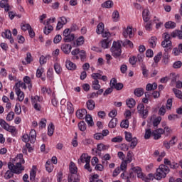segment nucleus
<instances>
[{
  "mask_svg": "<svg viewBox=\"0 0 182 182\" xmlns=\"http://www.w3.org/2000/svg\"><path fill=\"white\" fill-rule=\"evenodd\" d=\"M14 163L9 162L8 168L4 173L5 180H9L14 177V174H21L25 170V159H23V154H18L14 159Z\"/></svg>",
  "mask_w": 182,
  "mask_h": 182,
  "instance_id": "f257e3e1",
  "label": "nucleus"
},
{
  "mask_svg": "<svg viewBox=\"0 0 182 182\" xmlns=\"http://www.w3.org/2000/svg\"><path fill=\"white\" fill-rule=\"evenodd\" d=\"M164 163L165 165H160L156 169V173H155V180L160 181L161 178H166L167 174L170 173V168H178V166H180V164L176 162L171 163L168 159H164ZM167 166H169L170 168Z\"/></svg>",
  "mask_w": 182,
  "mask_h": 182,
  "instance_id": "f03ea898",
  "label": "nucleus"
},
{
  "mask_svg": "<svg viewBox=\"0 0 182 182\" xmlns=\"http://www.w3.org/2000/svg\"><path fill=\"white\" fill-rule=\"evenodd\" d=\"M164 40L161 42V46L164 48L165 53H164L162 58V63L165 65H167L168 63V59H170V55L168 53L171 52V37L170 36V34L168 33H164Z\"/></svg>",
  "mask_w": 182,
  "mask_h": 182,
  "instance_id": "7ed1b4c3",
  "label": "nucleus"
},
{
  "mask_svg": "<svg viewBox=\"0 0 182 182\" xmlns=\"http://www.w3.org/2000/svg\"><path fill=\"white\" fill-rule=\"evenodd\" d=\"M72 60H79L80 59L81 62H85L86 60V51L85 50H81L79 48H75L71 51Z\"/></svg>",
  "mask_w": 182,
  "mask_h": 182,
  "instance_id": "20e7f679",
  "label": "nucleus"
},
{
  "mask_svg": "<svg viewBox=\"0 0 182 182\" xmlns=\"http://www.w3.org/2000/svg\"><path fill=\"white\" fill-rule=\"evenodd\" d=\"M113 58L117 59L122 56V43L120 41H114L110 48Z\"/></svg>",
  "mask_w": 182,
  "mask_h": 182,
  "instance_id": "39448f33",
  "label": "nucleus"
},
{
  "mask_svg": "<svg viewBox=\"0 0 182 182\" xmlns=\"http://www.w3.org/2000/svg\"><path fill=\"white\" fill-rule=\"evenodd\" d=\"M149 107H145L144 105L139 104L137 106V112L142 119H147L149 116V109H147Z\"/></svg>",
  "mask_w": 182,
  "mask_h": 182,
  "instance_id": "423d86ee",
  "label": "nucleus"
},
{
  "mask_svg": "<svg viewBox=\"0 0 182 182\" xmlns=\"http://www.w3.org/2000/svg\"><path fill=\"white\" fill-rule=\"evenodd\" d=\"M31 103L37 112H41L42 109V107L41 106V97L36 95V96H31Z\"/></svg>",
  "mask_w": 182,
  "mask_h": 182,
  "instance_id": "0eeeda50",
  "label": "nucleus"
},
{
  "mask_svg": "<svg viewBox=\"0 0 182 182\" xmlns=\"http://www.w3.org/2000/svg\"><path fill=\"white\" fill-rule=\"evenodd\" d=\"M122 35L126 38H133L134 36V33H133V28L130 26H127V29L123 32Z\"/></svg>",
  "mask_w": 182,
  "mask_h": 182,
  "instance_id": "6e6552de",
  "label": "nucleus"
},
{
  "mask_svg": "<svg viewBox=\"0 0 182 182\" xmlns=\"http://www.w3.org/2000/svg\"><path fill=\"white\" fill-rule=\"evenodd\" d=\"M61 50L65 55H69L72 52V45L68 43H63L61 45Z\"/></svg>",
  "mask_w": 182,
  "mask_h": 182,
  "instance_id": "1a4fd4ad",
  "label": "nucleus"
},
{
  "mask_svg": "<svg viewBox=\"0 0 182 182\" xmlns=\"http://www.w3.org/2000/svg\"><path fill=\"white\" fill-rule=\"evenodd\" d=\"M164 133V129L159 128L152 132V136H154V140H159L161 138V134Z\"/></svg>",
  "mask_w": 182,
  "mask_h": 182,
  "instance_id": "9d476101",
  "label": "nucleus"
},
{
  "mask_svg": "<svg viewBox=\"0 0 182 182\" xmlns=\"http://www.w3.org/2000/svg\"><path fill=\"white\" fill-rule=\"evenodd\" d=\"M90 159L91 157L87 154H82L78 159L77 163L78 164L81 163H90Z\"/></svg>",
  "mask_w": 182,
  "mask_h": 182,
  "instance_id": "9b49d317",
  "label": "nucleus"
},
{
  "mask_svg": "<svg viewBox=\"0 0 182 182\" xmlns=\"http://www.w3.org/2000/svg\"><path fill=\"white\" fill-rule=\"evenodd\" d=\"M83 43H85V37L81 36L75 41H73V46L77 48V46H82Z\"/></svg>",
  "mask_w": 182,
  "mask_h": 182,
  "instance_id": "f8f14e48",
  "label": "nucleus"
},
{
  "mask_svg": "<svg viewBox=\"0 0 182 182\" xmlns=\"http://www.w3.org/2000/svg\"><path fill=\"white\" fill-rule=\"evenodd\" d=\"M112 45V40L109 38L104 39L101 41V46L103 49H108Z\"/></svg>",
  "mask_w": 182,
  "mask_h": 182,
  "instance_id": "ddd939ff",
  "label": "nucleus"
},
{
  "mask_svg": "<svg viewBox=\"0 0 182 182\" xmlns=\"http://www.w3.org/2000/svg\"><path fill=\"white\" fill-rule=\"evenodd\" d=\"M142 18L144 22H149V21H150V11H149V9L143 10Z\"/></svg>",
  "mask_w": 182,
  "mask_h": 182,
  "instance_id": "4468645a",
  "label": "nucleus"
},
{
  "mask_svg": "<svg viewBox=\"0 0 182 182\" xmlns=\"http://www.w3.org/2000/svg\"><path fill=\"white\" fill-rule=\"evenodd\" d=\"M65 66L68 70H76V64L72 63V61L67 60L65 61Z\"/></svg>",
  "mask_w": 182,
  "mask_h": 182,
  "instance_id": "2eb2a0df",
  "label": "nucleus"
},
{
  "mask_svg": "<svg viewBox=\"0 0 182 182\" xmlns=\"http://www.w3.org/2000/svg\"><path fill=\"white\" fill-rule=\"evenodd\" d=\"M86 114H87V110L86 109H79L76 112V116L78 119H83Z\"/></svg>",
  "mask_w": 182,
  "mask_h": 182,
  "instance_id": "dca6fc26",
  "label": "nucleus"
},
{
  "mask_svg": "<svg viewBox=\"0 0 182 182\" xmlns=\"http://www.w3.org/2000/svg\"><path fill=\"white\" fill-rule=\"evenodd\" d=\"M23 82L28 85V90H32V80L29 76H25L23 79Z\"/></svg>",
  "mask_w": 182,
  "mask_h": 182,
  "instance_id": "f3484780",
  "label": "nucleus"
},
{
  "mask_svg": "<svg viewBox=\"0 0 182 182\" xmlns=\"http://www.w3.org/2000/svg\"><path fill=\"white\" fill-rule=\"evenodd\" d=\"M16 94L17 95L18 97V100L19 102H23V99H25V94L23 93V92H22V90H21V89H14Z\"/></svg>",
  "mask_w": 182,
  "mask_h": 182,
  "instance_id": "a211bd4d",
  "label": "nucleus"
},
{
  "mask_svg": "<svg viewBox=\"0 0 182 182\" xmlns=\"http://www.w3.org/2000/svg\"><path fill=\"white\" fill-rule=\"evenodd\" d=\"M131 171L133 172L134 176H135V174H137V177H141V175L143 174V173L141 172V168H140V166H135L132 168Z\"/></svg>",
  "mask_w": 182,
  "mask_h": 182,
  "instance_id": "6ab92c4d",
  "label": "nucleus"
},
{
  "mask_svg": "<svg viewBox=\"0 0 182 182\" xmlns=\"http://www.w3.org/2000/svg\"><path fill=\"white\" fill-rule=\"evenodd\" d=\"M87 109L88 110H93L95 107H96V103L95 102V100H89L86 102Z\"/></svg>",
  "mask_w": 182,
  "mask_h": 182,
  "instance_id": "aec40b11",
  "label": "nucleus"
},
{
  "mask_svg": "<svg viewBox=\"0 0 182 182\" xmlns=\"http://www.w3.org/2000/svg\"><path fill=\"white\" fill-rule=\"evenodd\" d=\"M79 181V175H77V173H71V175L68 176V182H78Z\"/></svg>",
  "mask_w": 182,
  "mask_h": 182,
  "instance_id": "412c9836",
  "label": "nucleus"
},
{
  "mask_svg": "<svg viewBox=\"0 0 182 182\" xmlns=\"http://www.w3.org/2000/svg\"><path fill=\"white\" fill-rule=\"evenodd\" d=\"M24 89V90H26L28 87L26 86V84L22 81H18V82L16 83L14 86V89Z\"/></svg>",
  "mask_w": 182,
  "mask_h": 182,
  "instance_id": "4be33fe9",
  "label": "nucleus"
},
{
  "mask_svg": "<svg viewBox=\"0 0 182 182\" xmlns=\"http://www.w3.org/2000/svg\"><path fill=\"white\" fill-rule=\"evenodd\" d=\"M126 105L129 109H133L136 106V100L133 98H130L126 100Z\"/></svg>",
  "mask_w": 182,
  "mask_h": 182,
  "instance_id": "5701e85b",
  "label": "nucleus"
},
{
  "mask_svg": "<svg viewBox=\"0 0 182 182\" xmlns=\"http://www.w3.org/2000/svg\"><path fill=\"white\" fill-rule=\"evenodd\" d=\"M53 164H51L50 160H48L46 163V171H48V173H52V171H53Z\"/></svg>",
  "mask_w": 182,
  "mask_h": 182,
  "instance_id": "b1692460",
  "label": "nucleus"
},
{
  "mask_svg": "<svg viewBox=\"0 0 182 182\" xmlns=\"http://www.w3.org/2000/svg\"><path fill=\"white\" fill-rule=\"evenodd\" d=\"M96 32L97 35H102V33L105 32V24L102 22L98 23Z\"/></svg>",
  "mask_w": 182,
  "mask_h": 182,
  "instance_id": "393cba45",
  "label": "nucleus"
},
{
  "mask_svg": "<svg viewBox=\"0 0 182 182\" xmlns=\"http://www.w3.org/2000/svg\"><path fill=\"white\" fill-rule=\"evenodd\" d=\"M29 137L31 139V143H35L36 141V131L35 129L31 130Z\"/></svg>",
  "mask_w": 182,
  "mask_h": 182,
  "instance_id": "a878e982",
  "label": "nucleus"
},
{
  "mask_svg": "<svg viewBox=\"0 0 182 182\" xmlns=\"http://www.w3.org/2000/svg\"><path fill=\"white\" fill-rule=\"evenodd\" d=\"M70 173H71V174L77 173V167L73 162L70 163Z\"/></svg>",
  "mask_w": 182,
  "mask_h": 182,
  "instance_id": "bb28decb",
  "label": "nucleus"
},
{
  "mask_svg": "<svg viewBox=\"0 0 182 182\" xmlns=\"http://www.w3.org/2000/svg\"><path fill=\"white\" fill-rule=\"evenodd\" d=\"M51 31H53V26H52L50 24L46 23V26L44 27L43 32L45 35H49L51 32Z\"/></svg>",
  "mask_w": 182,
  "mask_h": 182,
  "instance_id": "cd10ccee",
  "label": "nucleus"
},
{
  "mask_svg": "<svg viewBox=\"0 0 182 182\" xmlns=\"http://www.w3.org/2000/svg\"><path fill=\"white\" fill-rule=\"evenodd\" d=\"M156 89H157V83L156 82H154L153 84L149 83L146 85V90H147V92L156 90Z\"/></svg>",
  "mask_w": 182,
  "mask_h": 182,
  "instance_id": "c85d7f7f",
  "label": "nucleus"
},
{
  "mask_svg": "<svg viewBox=\"0 0 182 182\" xmlns=\"http://www.w3.org/2000/svg\"><path fill=\"white\" fill-rule=\"evenodd\" d=\"M113 1H112L111 0H108L107 1H105L102 5V8H107V9L112 8L113 7Z\"/></svg>",
  "mask_w": 182,
  "mask_h": 182,
  "instance_id": "c756f323",
  "label": "nucleus"
},
{
  "mask_svg": "<svg viewBox=\"0 0 182 182\" xmlns=\"http://www.w3.org/2000/svg\"><path fill=\"white\" fill-rule=\"evenodd\" d=\"M144 28L146 31H153V23H151V21H144Z\"/></svg>",
  "mask_w": 182,
  "mask_h": 182,
  "instance_id": "7c9ffc66",
  "label": "nucleus"
},
{
  "mask_svg": "<svg viewBox=\"0 0 182 182\" xmlns=\"http://www.w3.org/2000/svg\"><path fill=\"white\" fill-rule=\"evenodd\" d=\"M112 18L113 22H118L119 19H120V14H119V11H114L112 13Z\"/></svg>",
  "mask_w": 182,
  "mask_h": 182,
  "instance_id": "2f4dec72",
  "label": "nucleus"
},
{
  "mask_svg": "<svg viewBox=\"0 0 182 182\" xmlns=\"http://www.w3.org/2000/svg\"><path fill=\"white\" fill-rule=\"evenodd\" d=\"M85 122L87 123L89 126H93L94 122H93V118H92L91 114H86L85 115Z\"/></svg>",
  "mask_w": 182,
  "mask_h": 182,
  "instance_id": "473e14b6",
  "label": "nucleus"
},
{
  "mask_svg": "<svg viewBox=\"0 0 182 182\" xmlns=\"http://www.w3.org/2000/svg\"><path fill=\"white\" fill-rule=\"evenodd\" d=\"M121 177H122V178H123L124 180H130V178H134V174L133 173L132 171H130V172H129V176H126V173H122L121 174Z\"/></svg>",
  "mask_w": 182,
  "mask_h": 182,
  "instance_id": "72a5a7b5",
  "label": "nucleus"
},
{
  "mask_svg": "<svg viewBox=\"0 0 182 182\" xmlns=\"http://www.w3.org/2000/svg\"><path fill=\"white\" fill-rule=\"evenodd\" d=\"M77 126L80 132H85L87 129L86 122H85V121H81L80 122H79Z\"/></svg>",
  "mask_w": 182,
  "mask_h": 182,
  "instance_id": "f704fd0d",
  "label": "nucleus"
},
{
  "mask_svg": "<svg viewBox=\"0 0 182 182\" xmlns=\"http://www.w3.org/2000/svg\"><path fill=\"white\" fill-rule=\"evenodd\" d=\"M176 26V23L173 21H168L165 23V28L166 29H174Z\"/></svg>",
  "mask_w": 182,
  "mask_h": 182,
  "instance_id": "c9c22d12",
  "label": "nucleus"
},
{
  "mask_svg": "<svg viewBox=\"0 0 182 182\" xmlns=\"http://www.w3.org/2000/svg\"><path fill=\"white\" fill-rule=\"evenodd\" d=\"M134 93L135 96L140 97L143 96V95L144 94V91L143 90V88H136L134 90Z\"/></svg>",
  "mask_w": 182,
  "mask_h": 182,
  "instance_id": "e433bc0d",
  "label": "nucleus"
},
{
  "mask_svg": "<svg viewBox=\"0 0 182 182\" xmlns=\"http://www.w3.org/2000/svg\"><path fill=\"white\" fill-rule=\"evenodd\" d=\"M109 127L110 129H114V127H116V126H117V118H113L110 120L109 124H108Z\"/></svg>",
  "mask_w": 182,
  "mask_h": 182,
  "instance_id": "4c0bfd02",
  "label": "nucleus"
},
{
  "mask_svg": "<svg viewBox=\"0 0 182 182\" xmlns=\"http://www.w3.org/2000/svg\"><path fill=\"white\" fill-rule=\"evenodd\" d=\"M54 70L57 73V75H60L62 73V67H60V65L58 63H55L54 64Z\"/></svg>",
  "mask_w": 182,
  "mask_h": 182,
  "instance_id": "58836bf2",
  "label": "nucleus"
},
{
  "mask_svg": "<svg viewBox=\"0 0 182 182\" xmlns=\"http://www.w3.org/2000/svg\"><path fill=\"white\" fill-rule=\"evenodd\" d=\"M67 110L70 114H72L75 112V108H73V104L72 102H67Z\"/></svg>",
  "mask_w": 182,
  "mask_h": 182,
  "instance_id": "ea45409f",
  "label": "nucleus"
},
{
  "mask_svg": "<svg viewBox=\"0 0 182 182\" xmlns=\"http://www.w3.org/2000/svg\"><path fill=\"white\" fill-rule=\"evenodd\" d=\"M63 41L64 42H72V41H75V34H68V36L64 37Z\"/></svg>",
  "mask_w": 182,
  "mask_h": 182,
  "instance_id": "a19ab883",
  "label": "nucleus"
},
{
  "mask_svg": "<svg viewBox=\"0 0 182 182\" xmlns=\"http://www.w3.org/2000/svg\"><path fill=\"white\" fill-rule=\"evenodd\" d=\"M92 87L94 90H99L101 87L100 84H99V80H93L92 82Z\"/></svg>",
  "mask_w": 182,
  "mask_h": 182,
  "instance_id": "79ce46f5",
  "label": "nucleus"
},
{
  "mask_svg": "<svg viewBox=\"0 0 182 182\" xmlns=\"http://www.w3.org/2000/svg\"><path fill=\"white\" fill-rule=\"evenodd\" d=\"M55 132V125L53 124H50L48 127V135L53 136V133Z\"/></svg>",
  "mask_w": 182,
  "mask_h": 182,
  "instance_id": "37998d69",
  "label": "nucleus"
},
{
  "mask_svg": "<svg viewBox=\"0 0 182 182\" xmlns=\"http://www.w3.org/2000/svg\"><path fill=\"white\" fill-rule=\"evenodd\" d=\"M1 36L6 39H9L12 37V32H11V30H6L5 32L2 33Z\"/></svg>",
  "mask_w": 182,
  "mask_h": 182,
  "instance_id": "c03bdc74",
  "label": "nucleus"
},
{
  "mask_svg": "<svg viewBox=\"0 0 182 182\" xmlns=\"http://www.w3.org/2000/svg\"><path fill=\"white\" fill-rule=\"evenodd\" d=\"M151 136H153V132H151V129H146L145 131L144 139L146 140H149V139H150V137H151Z\"/></svg>",
  "mask_w": 182,
  "mask_h": 182,
  "instance_id": "a18cd8bd",
  "label": "nucleus"
},
{
  "mask_svg": "<svg viewBox=\"0 0 182 182\" xmlns=\"http://www.w3.org/2000/svg\"><path fill=\"white\" fill-rule=\"evenodd\" d=\"M173 92L175 94V96L176 97H178V99H182V92H181V90L173 88Z\"/></svg>",
  "mask_w": 182,
  "mask_h": 182,
  "instance_id": "49530a36",
  "label": "nucleus"
},
{
  "mask_svg": "<svg viewBox=\"0 0 182 182\" xmlns=\"http://www.w3.org/2000/svg\"><path fill=\"white\" fill-rule=\"evenodd\" d=\"M163 56V53L159 52L156 55L154 56V60L155 63H159L161 60V57Z\"/></svg>",
  "mask_w": 182,
  "mask_h": 182,
  "instance_id": "de8ad7c7",
  "label": "nucleus"
},
{
  "mask_svg": "<svg viewBox=\"0 0 182 182\" xmlns=\"http://www.w3.org/2000/svg\"><path fill=\"white\" fill-rule=\"evenodd\" d=\"M112 143H122L123 141V137L121 136H117L111 139Z\"/></svg>",
  "mask_w": 182,
  "mask_h": 182,
  "instance_id": "09e8293b",
  "label": "nucleus"
},
{
  "mask_svg": "<svg viewBox=\"0 0 182 182\" xmlns=\"http://www.w3.org/2000/svg\"><path fill=\"white\" fill-rule=\"evenodd\" d=\"M172 107H173V99L169 98L166 101V107L167 110H171Z\"/></svg>",
  "mask_w": 182,
  "mask_h": 182,
  "instance_id": "8fccbe9b",
  "label": "nucleus"
},
{
  "mask_svg": "<svg viewBox=\"0 0 182 182\" xmlns=\"http://www.w3.org/2000/svg\"><path fill=\"white\" fill-rule=\"evenodd\" d=\"M122 45L124 46V48H133V43L130 40H125Z\"/></svg>",
  "mask_w": 182,
  "mask_h": 182,
  "instance_id": "3c124183",
  "label": "nucleus"
},
{
  "mask_svg": "<svg viewBox=\"0 0 182 182\" xmlns=\"http://www.w3.org/2000/svg\"><path fill=\"white\" fill-rule=\"evenodd\" d=\"M15 117V112H10L7 116H6V120L7 122H12L14 120V118Z\"/></svg>",
  "mask_w": 182,
  "mask_h": 182,
  "instance_id": "603ef678",
  "label": "nucleus"
},
{
  "mask_svg": "<svg viewBox=\"0 0 182 182\" xmlns=\"http://www.w3.org/2000/svg\"><path fill=\"white\" fill-rule=\"evenodd\" d=\"M21 28L22 31H23L24 32H26V31H28L31 28V26L29 23H21Z\"/></svg>",
  "mask_w": 182,
  "mask_h": 182,
  "instance_id": "864d4df0",
  "label": "nucleus"
},
{
  "mask_svg": "<svg viewBox=\"0 0 182 182\" xmlns=\"http://www.w3.org/2000/svg\"><path fill=\"white\" fill-rule=\"evenodd\" d=\"M132 154H133V152H132L131 151H129L127 154V160L125 161H127V163H132V161H133Z\"/></svg>",
  "mask_w": 182,
  "mask_h": 182,
  "instance_id": "5fc2aeb1",
  "label": "nucleus"
},
{
  "mask_svg": "<svg viewBox=\"0 0 182 182\" xmlns=\"http://www.w3.org/2000/svg\"><path fill=\"white\" fill-rule=\"evenodd\" d=\"M120 127L122 129H129V119L123 120L121 122Z\"/></svg>",
  "mask_w": 182,
  "mask_h": 182,
  "instance_id": "6e6d98bb",
  "label": "nucleus"
},
{
  "mask_svg": "<svg viewBox=\"0 0 182 182\" xmlns=\"http://www.w3.org/2000/svg\"><path fill=\"white\" fill-rule=\"evenodd\" d=\"M125 139L127 141H129V143H130V141L133 140V136L132 135V133L125 132Z\"/></svg>",
  "mask_w": 182,
  "mask_h": 182,
  "instance_id": "4d7b16f0",
  "label": "nucleus"
},
{
  "mask_svg": "<svg viewBox=\"0 0 182 182\" xmlns=\"http://www.w3.org/2000/svg\"><path fill=\"white\" fill-rule=\"evenodd\" d=\"M0 126L4 129V130H6V129H8L9 127V124L6 123V122L5 120H4L3 119H0Z\"/></svg>",
  "mask_w": 182,
  "mask_h": 182,
  "instance_id": "13d9d810",
  "label": "nucleus"
},
{
  "mask_svg": "<svg viewBox=\"0 0 182 182\" xmlns=\"http://www.w3.org/2000/svg\"><path fill=\"white\" fill-rule=\"evenodd\" d=\"M44 70L45 69L42 67H40L39 68H38L36 71V77H42V74L43 73Z\"/></svg>",
  "mask_w": 182,
  "mask_h": 182,
  "instance_id": "bf43d9fd",
  "label": "nucleus"
},
{
  "mask_svg": "<svg viewBox=\"0 0 182 182\" xmlns=\"http://www.w3.org/2000/svg\"><path fill=\"white\" fill-rule=\"evenodd\" d=\"M97 149H98V151L100 153L103 150H106L107 149V146L103 144H100L97 145Z\"/></svg>",
  "mask_w": 182,
  "mask_h": 182,
  "instance_id": "052dcab7",
  "label": "nucleus"
},
{
  "mask_svg": "<svg viewBox=\"0 0 182 182\" xmlns=\"http://www.w3.org/2000/svg\"><path fill=\"white\" fill-rule=\"evenodd\" d=\"M127 161H122L119 168L122 171H125L127 169Z\"/></svg>",
  "mask_w": 182,
  "mask_h": 182,
  "instance_id": "680f3d73",
  "label": "nucleus"
},
{
  "mask_svg": "<svg viewBox=\"0 0 182 182\" xmlns=\"http://www.w3.org/2000/svg\"><path fill=\"white\" fill-rule=\"evenodd\" d=\"M48 62V56L41 55L40 57V65H45Z\"/></svg>",
  "mask_w": 182,
  "mask_h": 182,
  "instance_id": "e2e57ef3",
  "label": "nucleus"
},
{
  "mask_svg": "<svg viewBox=\"0 0 182 182\" xmlns=\"http://www.w3.org/2000/svg\"><path fill=\"white\" fill-rule=\"evenodd\" d=\"M156 41H157V38L156 37H151L149 39V44L151 45V47L152 48L156 47Z\"/></svg>",
  "mask_w": 182,
  "mask_h": 182,
  "instance_id": "0e129e2a",
  "label": "nucleus"
},
{
  "mask_svg": "<svg viewBox=\"0 0 182 182\" xmlns=\"http://www.w3.org/2000/svg\"><path fill=\"white\" fill-rule=\"evenodd\" d=\"M22 141L24 143H28V141H30V143H31V136H29L28 135V134H26L22 136Z\"/></svg>",
  "mask_w": 182,
  "mask_h": 182,
  "instance_id": "69168bd1",
  "label": "nucleus"
},
{
  "mask_svg": "<svg viewBox=\"0 0 182 182\" xmlns=\"http://www.w3.org/2000/svg\"><path fill=\"white\" fill-rule=\"evenodd\" d=\"M173 38H176V36H178L179 39H182V31H177L175 33H172Z\"/></svg>",
  "mask_w": 182,
  "mask_h": 182,
  "instance_id": "338daca9",
  "label": "nucleus"
},
{
  "mask_svg": "<svg viewBox=\"0 0 182 182\" xmlns=\"http://www.w3.org/2000/svg\"><path fill=\"white\" fill-rule=\"evenodd\" d=\"M137 146V138L134 137L131 140L130 147L131 149H134Z\"/></svg>",
  "mask_w": 182,
  "mask_h": 182,
  "instance_id": "774afa93",
  "label": "nucleus"
}]
</instances>
